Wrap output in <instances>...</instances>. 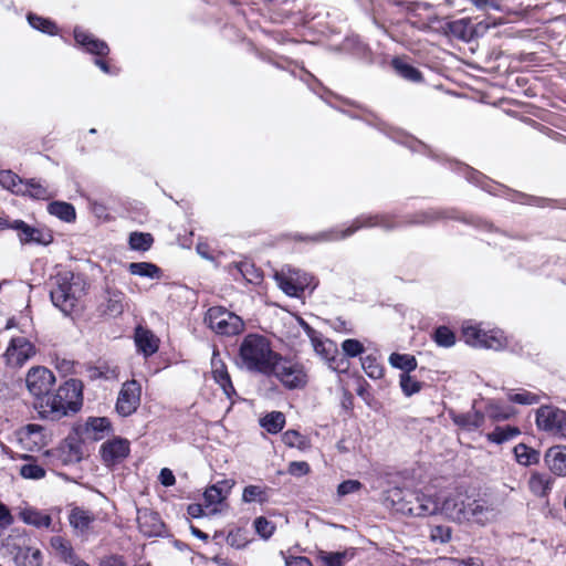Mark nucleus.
I'll return each mask as SVG.
<instances>
[{
    "mask_svg": "<svg viewBox=\"0 0 566 566\" xmlns=\"http://www.w3.org/2000/svg\"><path fill=\"white\" fill-rule=\"evenodd\" d=\"M154 243V238L150 233L132 232L129 234L128 244L135 251H148Z\"/></svg>",
    "mask_w": 566,
    "mask_h": 566,
    "instance_id": "09e8293b",
    "label": "nucleus"
},
{
    "mask_svg": "<svg viewBox=\"0 0 566 566\" xmlns=\"http://www.w3.org/2000/svg\"><path fill=\"white\" fill-rule=\"evenodd\" d=\"M318 557L323 562V566H343L346 553L319 551Z\"/></svg>",
    "mask_w": 566,
    "mask_h": 566,
    "instance_id": "bf43d9fd",
    "label": "nucleus"
},
{
    "mask_svg": "<svg viewBox=\"0 0 566 566\" xmlns=\"http://www.w3.org/2000/svg\"><path fill=\"white\" fill-rule=\"evenodd\" d=\"M234 486L233 480L223 479L214 482V515L221 513L227 506L224 500Z\"/></svg>",
    "mask_w": 566,
    "mask_h": 566,
    "instance_id": "473e14b6",
    "label": "nucleus"
},
{
    "mask_svg": "<svg viewBox=\"0 0 566 566\" xmlns=\"http://www.w3.org/2000/svg\"><path fill=\"white\" fill-rule=\"evenodd\" d=\"M433 340L441 347H451L455 344V335L449 327L438 326L433 332Z\"/></svg>",
    "mask_w": 566,
    "mask_h": 566,
    "instance_id": "4d7b16f0",
    "label": "nucleus"
},
{
    "mask_svg": "<svg viewBox=\"0 0 566 566\" xmlns=\"http://www.w3.org/2000/svg\"><path fill=\"white\" fill-rule=\"evenodd\" d=\"M549 472L557 476H566V446H553L544 455Z\"/></svg>",
    "mask_w": 566,
    "mask_h": 566,
    "instance_id": "412c9836",
    "label": "nucleus"
},
{
    "mask_svg": "<svg viewBox=\"0 0 566 566\" xmlns=\"http://www.w3.org/2000/svg\"><path fill=\"white\" fill-rule=\"evenodd\" d=\"M389 364L394 368L401 370V374H410L418 367L416 357L410 354L392 353L389 356Z\"/></svg>",
    "mask_w": 566,
    "mask_h": 566,
    "instance_id": "2f4dec72",
    "label": "nucleus"
},
{
    "mask_svg": "<svg viewBox=\"0 0 566 566\" xmlns=\"http://www.w3.org/2000/svg\"><path fill=\"white\" fill-rule=\"evenodd\" d=\"M51 546L62 559L67 554V552L73 549L70 542L62 536H53L51 538Z\"/></svg>",
    "mask_w": 566,
    "mask_h": 566,
    "instance_id": "69168bd1",
    "label": "nucleus"
},
{
    "mask_svg": "<svg viewBox=\"0 0 566 566\" xmlns=\"http://www.w3.org/2000/svg\"><path fill=\"white\" fill-rule=\"evenodd\" d=\"M398 511L410 516L424 517L436 514L440 510V503L432 495H427L419 491L395 492ZM394 502L396 500L394 499Z\"/></svg>",
    "mask_w": 566,
    "mask_h": 566,
    "instance_id": "0eeeda50",
    "label": "nucleus"
},
{
    "mask_svg": "<svg viewBox=\"0 0 566 566\" xmlns=\"http://www.w3.org/2000/svg\"><path fill=\"white\" fill-rule=\"evenodd\" d=\"M521 433V430L515 426H497L494 430L488 433L486 438L490 442L502 444L512 440Z\"/></svg>",
    "mask_w": 566,
    "mask_h": 566,
    "instance_id": "c9c22d12",
    "label": "nucleus"
},
{
    "mask_svg": "<svg viewBox=\"0 0 566 566\" xmlns=\"http://www.w3.org/2000/svg\"><path fill=\"white\" fill-rule=\"evenodd\" d=\"M135 343L145 357L151 356L158 350L159 339L146 328L138 326L135 331Z\"/></svg>",
    "mask_w": 566,
    "mask_h": 566,
    "instance_id": "a878e982",
    "label": "nucleus"
},
{
    "mask_svg": "<svg viewBox=\"0 0 566 566\" xmlns=\"http://www.w3.org/2000/svg\"><path fill=\"white\" fill-rule=\"evenodd\" d=\"M242 500L245 503H251V502L263 503L265 501V492L259 485H248L243 489Z\"/></svg>",
    "mask_w": 566,
    "mask_h": 566,
    "instance_id": "052dcab7",
    "label": "nucleus"
},
{
    "mask_svg": "<svg viewBox=\"0 0 566 566\" xmlns=\"http://www.w3.org/2000/svg\"><path fill=\"white\" fill-rule=\"evenodd\" d=\"M274 279L287 296L295 298L302 297L305 290L313 292L318 285L315 276L291 265H285L281 271L275 272Z\"/></svg>",
    "mask_w": 566,
    "mask_h": 566,
    "instance_id": "423d86ee",
    "label": "nucleus"
},
{
    "mask_svg": "<svg viewBox=\"0 0 566 566\" xmlns=\"http://www.w3.org/2000/svg\"><path fill=\"white\" fill-rule=\"evenodd\" d=\"M311 343L313 345L315 353L325 360L329 358L331 355L337 353L336 344L329 339L324 340L321 334L317 337H315L314 340H311Z\"/></svg>",
    "mask_w": 566,
    "mask_h": 566,
    "instance_id": "603ef678",
    "label": "nucleus"
},
{
    "mask_svg": "<svg viewBox=\"0 0 566 566\" xmlns=\"http://www.w3.org/2000/svg\"><path fill=\"white\" fill-rule=\"evenodd\" d=\"M266 376H274L287 389L303 388L308 381L307 373L302 363L285 358L280 354L272 364V371Z\"/></svg>",
    "mask_w": 566,
    "mask_h": 566,
    "instance_id": "6e6552de",
    "label": "nucleus"
},
{
    "mask_svg": "<svg viewBox=\"0 0 566 566\" xmlns=\"http://www.w3.org/2000/svg\"><path fill=\"white\" fill-rule=\"evenodd\" d=\"M28 21L32 28H34L43 33L54 35L57 32L56 24L49 19L30 13L28 15Z\"/></svg>",
    "mask_w": 566,
    "mask_h": 566,
    "instance_id": "864d4df0",
    "label": "nucleus"
},
{
    "mask_svg": "<svg viewBox=\"0 0 566 566\" xmlns=\"http://www.w3.org/2000/svg\"><path fill=\"white\" fill-rule=\"evenodd\" d=\"M282 441L290 448L303 449L306 444L305 437L296 430H287L282 436Z\"/></svg>",
    "mask_w": 566,
    "mask_h": 566,
    "instance_id": "680f3d73",
    "label": "nucleus"
},
{
    "mask_svg": "<svg viewBox=\"0 0 566 566\" xmlns=\"http://www.w3.org/2000/svg\"><path fill=\"white\" fill-rule=\"evenodd\" d=\"M214 382L220 386L224 396L232 401L233 398L237 396V391L232 384L231 377L227 369L224 368L223 364L221 368L214 369Z\"/></svg>",
    "mask_w": 566,
    "mask_h": 566,
    "instance_id": "4c0bfd02",
    "label": "nucleus"
},
{
    "mask_svg": "<svg viewBox=\"0 0 566 566\" xmlns=\"http://www.w3.org/2000/svg\"><path fill=\"white\" fill-rule=\"evenodd\" d=\"M0 185L19 196H25L28 191L24 180L11 170L0 171Z\"/></svg>",
    "mask_w": 566,
    "mask_h": 566,
    "instance_id": "cd10ccee",
    "label": "nucleus"
},
{
    "mask_svg": "<svg viewBox=\"0 0 566 566\" xmlns=\"http://www.w3.org/2000/svg\"><path fill=\"white\" fill-rule=\"evenodd\" d=\"M507 398L511 402L523 406L535 405L539 401V397L536 394L524 389L518 392H509Z\"/></svg>",
    "mask_w": 566,
    "mask_h": 566,
    "instance_id": "13d9d810",
    "label": "nucleus"
},
{
    "mask_svg": "<svg viewBox=\"0 0 566 566\" xmlns=\"http://www.w3.org/2000/svg\"><path fill=\"white\" fill-rule=\"evenodd\" d=\"M452 422L465 431H475L484 424L485 415L479 410H475L474 407L471 411L468 412H457L454 410H449L448 412Z\"/></svg>",
    "mask_w": 566,
    "mask_h": 566,
    "instance_id": "aec40b11",
    "label": "nucleus"
},
{
    "mask_svg": "<svg viewBox=\"0 0 566 566\" xmlns=\"http://www.w3.org/2000/svg\"><path fill=\"white\" fill-rule=\"evenodd\" d=\"M289 473L294 476H303L310 472V465L305 461H293L289 464Z\"/></svg>",
    "mask_w": 566,
    "mask_h": 566,
    "instance_id": "338daca9",
    "label": "nucleus"
},
{
    "mask_svg": "<svg viewBox=\"0 0 566 566\" xmlns=\"http://www.w3.org/2000/svg\"><path fill=\"white\" fill-rule=\"evenodd\" d=\"M17 438L21 447L29 451L40 450L48 443L44 428L36 423H30L17 431Z\"/></svg>",
    "mask_w": 566,
    "mask_h": 566,
    "instance_id": "f3484780",
    "label": "nucleus"
},
{
    "mask_svg": "<svg viewBox=\"0 0 566 566\" xmlns=\"http://www.w3.org/2000/svg\"><path fill=\"white\" fill-rule=\"evenodd\" d=\"M101 453L107 467L123 462L129 454V442L126 439L116 438L102 444Z\"/></svg>",
    "mask_w": 566,
    "mask_h": 566,
    "instance_id": "a211bd4d",
    "label": "nucleus"
},
{
    "mask_svg": "<svg viewBox=\"0 0 566 566\" xmlns=\"http://www.w3.org/2000/svg\"><path fill=\"white\" fill-rule=\"evenodd\" d=\"M244 329L243 319L223 306H214V334L235 336Z\"/></svg>",
    "mask_w": 566,
    "mask_h": 566,
    "instance_id": "2eb2a0df",
    "label": "nucleus"
},
{
    "mask_svg": "<svg viewBox=\"0 0 566 566\" xmlns=\"http://www.w3.org/2000/svg\"><path fill=\"white\" fill-rule=\"evenodd\" d=\"M485 335L486 336L483 338L481 348L501 350L507 344L506 337L504 336L502 331H485Z\"/></svg>",
    "mask_w": 566,
    "mask_h": 566,
    "instance_id": "de8ad7c7",
    "label": "nucleus"
},
{
    "mask_svg": "<svg viewBox=\"0 0 566 566\" xmlns=\"http://www.w3.org/2000/svg\"><path fill=\"white\" fill-rule=\"evenodd\" d=\"M7 547L17 566L42 565V552L39 548L27 544V539L24 537L19 538L18 542H8Z\"/></svg>",
    "mask_w": 566,
    "mask_h": 566,
    "instance_id": "4468645a",
    "label": "nucleus"
},
{
    "mask_svg": "<svg viewBox=\"0 0 566 566\" xmlns=\"http://www.w3.org/2000/svg\"><path fill=\"white\" fill-rule=\"evenodd\" d=\"M285 416L281 411H271L260 419V426L271 434H276L284 428Z\"/></svg>",
    "mask_w": 566,
    "mask_h": 566,
    "instance_id": "f704fd0d",
    "label": "nucleus"
},
{
    "mask_svg": "<svg viewBox=\"0 0 566 566\" xmlns=\"http://www.w3.org/2000/svg\"><path fill=\"white\" fill-rule=\"evenodd\" d=\"M70 524L81 532H85L88 530L91 524L95 521L94 515L86 510L81 507H74L69 516Z\"/></svg>",
    "mask_w": 566,
    "mask_h": 566,
    "instance_id": "e433bc0d",
    "label": "nucleus"
},
{
    "mask_svg": "<svg viewBox=\"0 0 566 566\" xmlns=\"http://www.w3.org/2000/svg\"><path fill=\"white\" fill-rule=\"evenodd\" d=\"M125 294L119 290H107L105 301L99 304L98 311L103 315L117 317L125 308Z\"/></svg>",
    "mask_w": 566,
    "mask_h": 566,
    "instance_id": "4be33fe9",
    "label": "nucleus"
},
{
    "mask_svg": "<svg viewBox=\"0 0 566 566\" xmlns=\"http://www.w3.org/2000/svg\"><path fill=\"white\" fill-rule=\"evenodd\" d=\"M35 346L24 336L11 338L3 354L9 367H22L35 355Z\"/></svg>",
    "mask_w": 566,
    "mask_h": 566,
    "instance_id": "ddd939ff",
    "label": "nucleus"
},
{
    "mask_svg": "<svg viewBox=\"0 0 566 566\" xmlns=\"http://www.w3.org/2000/svg\"><path fill=\"white\" fill-rule=\"evenodd\" d=\"M363 484L358 480H345L337 486L338 496H345L355 493L361 489Z\"/></svg>",
    "mask_w": 566,
    "mask_h": 566,
    "instance_id": "0e129e2a",
    "label": "nucleus"
},
{
    "mask_svg": "<svg viewBox=\"0 0 566 566\" xmlns=\"http://www.w3.org/2000/svg\"><path fill=\"white\" fill-rule=\"evenodd\" d=\"M139 401L140 386L136 380L126 381L118 394L116 410L120 416H129L137 409Z\"/></svg>",
    "mask_w": 566,
    "mask_h": 566,
    "instance_id": "dca6fc26",
    "label": "nucleus"
},
{
    "mask_svg": "<svg viewBox=\"0 0 566 566\" xmlns=\"http://www.w3.org/2000/svg\"><path fill=\"white\" fill-rule=\"evenodd\" d=\"M23 459L29 460L30 462L21 465L20 468V474L24 479H31V480H40L45 476V470L35 463V461L28 455H24Z\"/></svg>",
    "mask_w": 566,
    "mask_h": 566,
    "instance_id": "3c124183",
    "label": "nucleus"
},
{
    "mask_svg": "<svg viewBox=\"0 0 566 566\" xmlns=\"http://www.w3.org/2000/svg\"><path fill=\"white\" fill-rule=\"evenodd\" d=\"M394 213H363L356 217L347 227H334L311 237L295 234L294 239L298 241H312L315 243L334 242L347 239L360 229L380 228L385 231H392L403 226H424L431 227L438 222L454 220L471 226L480 231L499 233L505 237L493 223L482 219L479 216L467 214L454 207H430L423 210L408 214L403 222L396 220Z\"/></svg>",
    "mask_w": 566,
    "mask_h": 566,
    "instance_id": "f257e3e1",
    "label": "nucleus"
},
{
    "mask_svg": "<svg viewBox=\"0 0 566 566\" xmlns=\"http://www.w3.org/2000/svg\"><path fill=\"white\" fill-rule=\"evenodd\" d=\"M109 428H111V422L105 417L90 418L87 420V429H91L93 432H95L94 439H96V440L103 438V436L98 434V433H103L104 431L108 430Z\"/></svg>",
    "mask_w": 566,
    "mask_h": 566,
    "instance_id": "e2e57ef3",
    "label": "nucleus"
},
{
    "mask_svg": "<svg viewBox=\"0 0 566 566\" xmlns=\"http://www.w3.org/2000/svg\"><path fill=\"white\" fill-rule=\"evenodd\" d=\"M83 403V384L71 378L59 386L56 391H49L39 401L33 402L40 418L57 421L69 415L76 413Z\"/></svg>",
    "mask_w": 566,
    "mask_h": 566,
    "instance_id": "7ed1b4c3",
    "label": "nucleus"
},
{
    "mask_svg": "<svg viewBox=\"0 0 566 566\" xmlns=\"http://www.w3.org/2000/svg\"><path fill=\"white\" fill-rule=\"evenodd\" d=\"M442 510L454 520H472L479 524H484L489 521L492 513V510L481 501H472L465 504L463 501L458 502L454 499H447L443 502Z\"/></svg>",
    "mask_w": 566,
    "mask_h": 566,
    "instance_id": "1a4fd4ad",
    "label": "nucleus"
},
{
    "mask_svg": "<svg viewBox=\"0 0 566 566\" xmlns=\"http://www.w3.org/2000/svg\"><path fill=\"white\" fill-rule=\"evenodd\" d=\"M340 346L343 355L347 358L363 357L361 355L366 350L364 344L356 338H347L342 342Z\"/></svg>",
    "mask_w": 566,
    "mask_h": 566,
    "instance_id": "5fc2aeb1",
    "label": "nucleus"
},
{
    "mask_svg": "<svg viewBox=\"0 0 566 566\" xmlns=\"http://www.w3.org/2000/svg\"><path fill=\"white\" fill-rule=\"evenodd\" d=\"M484 415L493 421H503L512 418L514 410L511 406L500 401H490L485 407Z\"/></svg>",
    "mask_w": 566,
    "mask_h": 566,
    "instance_id": "72a5a7b5",
    "label": "nucleus"
},
{
    "mask_svg": "<svg viewBox=\"0 0 566 566\" xmlns=\"http://www.w3.org/2000/svg\"><path fill=\"white\" fill-rule=\"evenodd\" d=\"M279 353L272 349L270 340L260 334L245 335L239 347V358L248 371L269 375Z\"/></svg>",
    "mask_w": 566,
    "mask_h": 566,
    "instance_id": "20e7f679",
    "label": "nucleus"
},
{
    "mask_svg": "<svg viewBox=\"0 0 566 566\" xmlns=\"http://www.w3.org/2000/svg\"><path fill=\"white\" fill-rule=\"evenodd\" d=\"M352 118L363 119L367 125L377 128L380 133L388 136L396 143L402 144L408 147L413 153H420L424 156L430 157L431 159L440 163L441 165L448 167L452 171L462 175L470 184L480 187L484 191L490 195L504 197L512 202H518L522 205L530 206H538L545 207L551 202L549 199L542 197L530 196L516 190H512L504 185L497 184L494 180L490 179L482 172L475 170L474 168L468 166L467 164L460 163L458 160L450 159L442 154L437 153L431 149L423 142L415 138L411 135H408L399 129L392 128L388 126L386 123L380 120L376 115L368 113L364 116H359L354 113H348Z\"/></svg>",
    "mask_w": 566,
    "mask_h": 566,
    "instance_id": "f03ea898",
    "label": "nucleus"
},
{
    "mask_svg": "<svg viewBox=\"0 0 566 566\" xmlns=\"http://www.w3.org/2000/svg\"><path fill=\"white\" fill-rule=\"evenodd\" d=\"M431 538L433 541H439L440 543H447L451 539V530L446 526H436L432 530Z\"/></svg>",
    "mask_w": 566,
    "mask_h": 566,
    "instance_id": "774afa93",
    "label": "nucleus"
},
{
    "mask_svg": "<svg viewBox=\"0 0 566 566\" xmlns=\"http://www.w3.org/2000/svg\"><path fill=\"white\" fill-rule=\"evenodd\" d=\"M53 286L50 296L53 305L64 315H70L77 301L85 293V282L81 276H75L70 271L59 272L53 277Z\"/></svg>",
    "mask_w": 566,
    "mask_h": 566,
    "instance_id": "39448f33",
    "label": "nucleus"
},
{
    "mask_svg": "<svg viewBox=\"0 0 566 566\" xmlns=\"http://www.w3.org/2000/svg\"><path fill=\"white\" fill-rule=\"evenodd\" d=\"M462 335L468 345L479 348L482 347L483 338L486 336L484 329L471 323L463 324Z\"/></svg>",
    "mask_w": 566,
    "mask_h": 566,
    "instance_id": "58836bf2",
    "label": "nucleus"
},
{
    "mask_svg": "<svg viewBox=\"0 0 566 566\" xmlns=\"http://www.w3.org/2000/svg\"><path fill=\"white\" fill-rule=\"evenodd\" d=\"M361 368L365 374L371 379H380L384 376V367L378 361L375 355H367L360 357Z\"/></svg>",
    "mask_w": 566,
    "mask_h": 566,
    "instance_id": "c03bdc74",
    "label": "nucleus"
},
{
    "mask_svg": "<svg viewBox=\"0 0 566 566\" xmlns=\"http://www.w3.org/2000/svg\"><path fill=\"white\" fill-rule=\"evenodd\" d=\"M268 62L276 69L289 72L293 77H298L316 94H319V88H323L321 82L296 61L282 55H270Z\"/></svg>",
    "mask_w": 566,
    "mask_h": 566,
    "instance_id": "9b49d317",
    "label": "nucleus"
},
{
    "mask_svg": "<svg viewBox=\"0 0 566 566\" xmlns=\"http://www.w3.org/2000/svg\"><path fill=\"white\" fill-rule=\"evenodd\" d=\"M446 32L454 39L470 42L474 38L475 28L469 19L462 18L448 22Z\"/></svg>",
    "mask_w": 566,
    "mask_h": 566,
    "instance_id": "393cba45",
    "label": "nucleus"
},
{
    "mask_svg": "<svg viewBox=\"0 0 566 566\" xmlns=\"http://www.w3.org/2000/svg\"><path fill=\"white\" fill-rule=\"evenodd\" d=\"M24 523L35 527H50L52 518L50 515L36 510L28 509L21 513Z\"/></svg>",
    "mask_w": 566,
    "mask_h": 566,
    "instance_id": "37998d69",
    "label": "nucleus"
},
{
    "mask_svg": "<svg viewBox=\"0 0 566 566\" xmlns=\"http://www.w3.org/2000/svg\"><path fill=\"white\" fill-rule=\"evenodd\" d=\"M249 531L244 527H233L227 534L226 541L231 547L241 549L249 544Z\"/></svg>",
    "mask_w": 566,
    "mask_h": 566,
    "instance_id": "a18cd8bd",
    "label": "nucleus"
},
{
    "mask_svg": "<svg viewBox=\"0 0 566 566\" xmlns=\"http://www.w3.org/2000/svg\"><path fill=\"white\" fill-rule=\"evenodd\" d=\"M237 270L240 273V275L248 283L253 285H259L263 281V272L258 269L253 263L250 262H240L237 264Z\"/></svg>",
    "mask_w": 566,
    "mask_h": 566,
    "instance_id": "ea45409f",
    "label": "nucleus"
},
{
    "mask_svg": "<svg viewBox=\"0 0 566 566\" xmlns=\"http://www.w3.org/2000/svg\"><path fill=\"white\" fill-rule=\"evenodd\" d=\"M24 185L28 187L25 196H29L38 200H49L54 197L55 193L49 189V187L41 184L39 180L32 178L24 180Z\"/></svg>",
    "mask_w": 566,
    "mask_h": 566,
    "instance_id": "79ce46f5",
    "label": "nucleus"
},
{
    "mask_svg": "<svg viewBox=\"0 0 566 566\" xmlns=\"http://www.w3.org/2000/svg\"><path fill=\"white\" fill-rule=\"evenodd\" d=\"M391 67L398 76L408 82L420 83L423 81L420 70L401 57H394L391 60Z\"/></svg>",
    "mask_w": 566,
    "mask_h": 566,
    "instance_id": "bb28decb",
    "label": "nucleus"
},
{
    "mask_svg": "<svg viewBox=\"0 0 566 566\" xmlns=\"http://www.w3.org/2000/svg\"><path fill=\"white\" fill-rule=\"evenodd\" d=\"M55 382V376L46 367H32L25 377V384L29 392L34 397V401H39L51 391Z\"/></svg>",
    "mask_w": 566,
    "mask_h": 566,
    "instance_id": "f8f14e48",
    "label": "nucleus"
},
{
    "mask_svg": "<svg viewBox=\"0 0 566 566\" xmlns=\"http://www.w3.org/2000/svg\"><path fill=\"white\" fill-rule=\"evenodd\" d=\"M48 211L63 221L71 222L75 220V209L71 203L63 201H53L49 203Z\"/></svg>",
    "mask_w": 566,
    "mask_h": 566,
    "instance_id": "a19ab883",
    "label": "nucleus"
},
{
    "mask_svg": "<svg viewBox=\"0 0 566 566\" xmlns=\"http://www.w3.org/2000/svg\"><path fill=\"white\" fill-rule=\"evenodd\" d=\"M253 527L255 533L262 538V539H269L275 531V524L271 521H269L265 516H258L253 521Z\"/></svg>",
    "mask_w": 566,
    "mask_h": 566,
    "instance_id": "6e6d98bb",
    "label": "nucleus"
},
{
    "mask_svg": "<svg viewBox=\"0 0 566 566\" xmlns=\"http://www.w3.org/2000/svg\"><path fill=\"white\" fill-rule=\"evenodd\" d=\"M536 426L539 430L559 438H566V411L554 406H541L536 410Z\"/></svg>",
    "mask_w": 566,
    "mask_h": 566,
    "instance_id": "9d476101",
    "label": "nucleus"
},
{
    "mask_svg": "<svg viewBox=\"0 0 566 566\" xmlns=\"http://www.w3.org/2000/svg\"><path fill=\"white\" fill-rule=\"evenodd\" d=\"M137 524L145 536H160L164 533L165 524L160 515L149 509L137 510Z\"/></svg>",
    "mask_w": 566,
    "mask_h": 566,
    "instance_id": "6ab92c4d",
    "label": "nucleus"
},
{
    "mask_svg": "<svg viewBox=\"0 0 566 566\" xmlns=\"http://www.w3.org/2000/svg\"><path fill=\"white\" fill-rule=\"evenodd\" d=\"M513 452L515 460L524 467H530L539 462V451L526 446L525 443L516 444Z\"/></svg>",
    "mask_w": 566,
    "mask_h": 566,
    "instance_id": "c756f323",
    "label": "nucleus"
},
{
    "mask_svg": "<svg viewBox=\"0 0 566 566\" xmlns=\"http://www.w3.org/2000/svg\"><path fill=\"white\" fill-rule=\"evenodd\" d=\"M59 452L64 464L77 463L82 459L81 446L75 442H66L59 449Z\"/></svg>",
    "mask_w": 566,
    "mask_h": 566,
    "instance_id": "49530a36",
    "label": "nucleus"
},
{
    "mask_svg": "<svg viewBox=\"0 0 566 566\" xmlns=\"http://www.w3.org/2000/svg\"><path fill=\"white\" fill-rule=\"evenodd\" d=\"M342 48L344 51L350 52L353 55L366 59L370 54V49L368 44H366L359 35H349L346 36L343 41Z\"/></svg>",
    "mask_w": 566,
    "mask_h": 566,
    "instance_id": "7c9ffc66",
    "label": "nucleus"
},
{
    "mask_svg": "<svg viewBox=\"0 0 566 566\" xmlns=\"http://www.w3.org/2000/svg\"><path fill=\"white\" fill-rule=\"evenodd\" d=\"M74 39L77 44L84 46L91 54L105 56L109 52V48L106 42L94 38L91 33H87L80 28H75Z\"/></svg>",
    "mask_w": 566,
    "mask_h": 566,
    "instance_id": "5701e85b",
    "label": "nucleus"
},
{
    "mask_svg": "<svg viewBox=\"0 0 566 566\" xmlns=\"http://www.w3.org/2000/svg\"><path fill=\"white\" fill-rule=\"evenodd\" d=\"M399 386L401 388L402 394L406 397H411L415 394L421 391V389L424 386V382L416 379L410 374H400Z\"/></svg>",
    "mask_w": 566,
    "mask_h": 566,
    "instance_id": "8fccbe9b",
    "label": "nucleus"
},
{
    "mask_svg": "<svg viewBox=\"0 0 566 566\" xmlns=\"http://www.w3.org/2000/svg\"><path fill=\"white\" fill-rule=\"evenodd\" d=\"M127 270L132 275L151 280H159L163 276L161 269L150 262H132L128 264Z\"/></svg>",
    "mask_w": 566,
    "mask_h": 566,
    "instance_id": "c85d7f7f",
    "label": "nucleus"
},
{
    "mask_svg": "<svg viewBox=\"0 0 566 566\" xmlns=\"http://www.w3.org/2000/svg\"><path fill=\"white\" fill-rule=\"evenodd\" d=\"M554 482L552 473L533 471L528 479V489L537 497H547Z\"/></svg>",
    "mask_w": 566,
    "mask_h": 566,
    "instance_id": "b1692460",
    "label": "nucleus"
}]
</instances>
